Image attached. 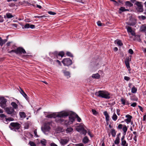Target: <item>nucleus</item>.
Segmentation results:
<instances>
[{
	"mask_svg": "<svg viewBox=\"0 0 146 146\" xmlns=\"http://www.w3.org/2000/svg\"><path fill=\"white\" fill-rule=\"evenodd\" d=\"M69 115V113L68 112L63 111L60 112L58 114H56L55 113H53L52 114L48 115L46 116V117L50 118L52 117L55 118L56 117L61 118L67 116H68Z\"/></svg>",
	"mask_w": 146,
	"mask_h": 146,
	"instance_id": "1",
	"label": "nucleus"
},
{
	"mask_svg": "<svg viewBox=\"0 0 146 146\" xmlns=\"http://www.w3.org/2000/svg\"><path fill=\"white\" fill-rule=\"evenodd\" d=\"M95 95L99 97L107 99H109L110 98V94L105 91H99L95 93Z\"/></svg>",
	"mask_w": 146,
	"mask_h": 146,
	"instance_id": "2",
	"label": "nucleus"
},
{
	"mask_svg": "<svg viewBox=\"0 0 146 146\" xmlns=\"http://www.w3.org/2000/svg\"><path fill=\"white\" fill-rule=\"evenodd\" d=\"M21 127V125L19 123L17 122L11 123L9 126V127L11 130L16 131L19 129Z\"/></svg>",
	"mask_w": 146,
	"mask_h": 146,
	"instance_id": "3",
	"label": "nucleus"
},
{
	"mask_svg": "<svg viewBox=\"0 0 146 146\" xmlns=\"http://www.w3.org/2000/svg\"><path fill=\"white\" fill-rule=\"evenodd\" d=\"M5 110L7 114L11 115L12 116H13L16 114V113L14 109L11 107H7L5 108Z\"/></svg>",
	"mask_w": 146,
	"mask_h": 146,
	"instance_id": "4",
	"label": "nucleus"
},
{
	"mask_svg": "<svg viewBox=\"0 0 146 146\" xmlns=\"http://www.w3.org/2000/svg\"><path fill=\"white\" fill-rule=\"evenodd\" d=\"M56 119V120L58 122L62 124L68 126V125L71 124L69 120H65L59 117Z\"/></svg>",
	"mask_w": 146,
	"mask_h": 146,
	"instance_id": "5",
	"label": "nucleus"
},
{
	"mask_svg": "<svg viewBox=\"0 0 146 146\" xmlns=\"http://www.w3.org/2000/svg\"><path fill=\"white\" fill-rule=\"evenodd\" d=\"M7 100L4 97H0V106L3 108H5L6 106Z\"/></svg>",
	"mask_w": 146,
	"mask_h": 146,
	"instance_id": "6",
	"label": "nucleus"
},
{
	"mask_svg": "<svg viewBox=\"0 0 146 146\" xmlns=\"http://www.w3.org/2000/svg\"><path fill=\"white\" fill-rule=\"evenodd\" d=\"M50 129V124L49 123H45L44 126L41 127V129L42 131L46 133L47 132H48Z\"/></svg>",
	"mask_w": 146,
	"mask_h": 146,
	"instance_id": "7",
	"label": "nucleus"
},
{
	"mask_svg": "<svg viewBox=\"0 0 146 146\" xmlns=\"http://www.w3.org/2000/svg\"><path fill=\"white\" fill-rule=\"evenodd\" d=\"M64 66H69L72 64V60L69 58H65L62 62Z\"/></svg>",
	"mask_w": 146,
	"mask_h": 146,
	"instance_id": "8",
	"label": "nucleus"
},
{
	"mask_svg": "<svg viewBox=\"0 0 146 146\" xmlns=\"http://www.w3.org/2000/svg\"><path fill=\"white\" fill-rule=\"evenodd\" d=\"M135 4L137 6V7L136 8L137 10L139 12H142L143 9L142 3L139 2H136Z\"/></svg>",
	"mask_w": 146,
	"mask_h": 146,
	"instance_id": "9",
	"label": "nucleus"
},
{
	"mask_svg": "<svg viewBox=\"0 0 146 146\" xmlns=\"http://www.w3.org/2000/svg\"><path fill=\"white\" fill-rule=\"evenodd\" d=\"M69 141V137H66V139H62L60 140V143L62 145H64L67 144Z\"/></svg>",
	"mask_w": 146,
	"mask_h": 146,
	"instance_id": "10",
	"label": "nucleus"
},
{
	"mask_svg": "<svg viewBox=\"0 0 146 146\" xmlns=\"http://www.w3.org/2000/svg\"><path fill=\"white\" fill-rule=\"evenodd\" d=\"M26 53L25 49L22 47H19L17 49V54H25Z\"/></svg>",
	"mask_w": 146,
	"mask_h": 146,
	"instance_id": "11",
	"label": "nucleus"
},
{
	"mask_svg": "<svg viewBox=\"0 0 146 146\" xmlns=\"http://www.w3.org/2000/svg\"><path fill=\"white\" fill-rule=\"evenodd\" d=\"M104 114L105 116V119L106 122V124L108 125V121L110 120V116L109 115L108 112L106 111L104 112Z\"/></svg>",
	"mask_w": 146,
	"mask_h": 146,
	"instance_id": "12",
	"label": "nucleus"
},
{
	"mask_svg": "<svg viewBox=\"0 0 146 146\" xmlns=\"http://www.w3.org/2000/svg\"><path fill=\"white\" fill-rule=\"evenodd\" d=\"M136 23V20L135 19H132L130 20L129 25L130 26H133Z\"/></svg>",
	"mask_w": 146,
	"mask_h": 146,
	"instance_id": "13",
	"label": "nucleus"
},
{
	"mask_svg": "<svg viewBox=\"0 0 146 146\" xmlns=\"http://www.w3.org/2000/svg\"><path fill=\"white\" fill-rule=\"evenodd\" d=\"M8 36L7 38L5 39H3L1 37H0V46H2L3 44L7 41Z\"/></svg>",
	"mask_w": 146,
	"mask_h": 146,
	"instance_id": "14",
	"label": "nucleus"
},
{
	"mask_svg": "<svg viewBox=\"0 0 146 146\" xmlns=\"http://www.w3.org/2000/svg\"><path fill=\"white\" fill-rule=\"evenodd\" d=\"M125 117H127V118L125 119L124 121L126 122L128 124L131 122V119L132 118V117L130 115H127L125 116Z\"/></svg>",
	"mask_w": 146,
	"mask_h": 146,
	"instance_id": "15",
	"label": "nucleus"
},
{
	"mask_svg": "<svg viewBox=\"0 0 146 146\" xmlns=\"http://www.w3.org/2000/svg\"><path fill=\"white\" fill-rule=\"evenodd\" d=\"M84 129V128L83 127V125L82 124H80L77 127L76 129L78 132H80Z\"/></svg>",
	"mask_w": 146,
	"mask_h": 146,
	"instance_id": "16",
	"label": "nucleus"
},
{
	"mask_svg": "<svg viewBox=\"0 0 146 146\" xmlns=\"http://www.w3.org/2000/svg\"><path fill=\"white\" fill-rule=\"evenodd\" d=\"M35 25H30V24L27 23L24 26V28L25 29L30 28L31 29H33L35 28Z\"/></svg>",
	"mask_w": 146,
	"mask_h": 146,
	"instance_id": "17",
	"label": "nucleus"
},
{
	"mask_svg": "<svg viewBox=\"0 0 146 146\" xmlns=\"http://www.w3.org/2000/svg\"><path fill=\"white\" fill-rule=\"evenodd\" d=\"M11 105L13 107V108L15 109H17L18 108V106L17 104L15 102H12L11 104Z\"/></svg>",
	"mask_w": 146,
	"mask_h": 146,
	"instance_id": "18",
	"label": "nucleus"
},
{
	"mask_svg": "<svg viewBox=\"0 0 146 146\" xmlns=\"http://www.w3.org/2000/svg\"><path fill=\"white\" fill-rule=\"evenodd\" d=\"M69 121L70 122V123L71 124H72L73 122L75 120L74 117L72 115H70L69 116Z\"/></svg>",
	"mask_w": 146,
	"mask_h": 146,
	"instance_id": "19",
	"label": "nucleus"
},
{
	"mask_svg": "<svg viewBox=\"0 0 146 146\" xmlns=\"http://www.w3.org/2000/svg\"><path fill=\"white\" fill-rule=\"evenodd\" d=\"M119 13H121L122 12L125 11H129V10L128 9H125V7H121L119 9Z\"/></svg>",
	"mask_w": 146,
	"mask_h": 146,
	"instance_id": "20",
	"label": "nucleus"
},
{
	"mask_svg": "<svg viewBox=\"0 0 146 146\" xmlns=\"http://www.w3.org/2000/svg\"><path fill=\"white\" fill-rule=\"evenodd\" d=\"M21 91H20V92L21 94L23 95V96L25 98V99L27 100H28V98H27V95L23 91V90H22L21 88H20Z\"/></svg>",
	"mask_w": 146,
	"mask_h": 146,
	"instance_id": "21",
	"label": "nucleus"
},
{
	"mask_svg": "<svg viewBox=\"0 0 146 146\" xmlns=\"http://www.w3.org/2000/svg\"><path fill=\"white\" fill-rule=\"evenodd\" d=\"M92 77L96 79H98L100 77V75L98 73L94 74L92 75Z\"/></svg>",
	"mask_w": 146,
	"mask_h": 146,
	"instance_id": "22",
	"label": "nucleus"
},
{
	"mask_svg": "<svg viewBox=\"0 0 146 146\" xmlns=\"http://www.w3.org/2000/svg\"><path fill=\"white\" fill-rule=\"evenodd\" d=\"M114 42L115 43H117L118 46H122L123 45L121 41L120 40H116Z\"/></svg>",
	"mask_w": 146,
	"mask_h": 146,
	"instance_id": "23",
	"label": "nucleus"
},
{
	"mask_svg": "<svg viewBox=\"0 0 146 146\" xmlns=\"http://www.w3.org/2000/svg\"><path fill=\"white\" fill-rule=\"evenodd\" d=\"M89 141V139L87 136H85L84 137L82 140V141L84 143L86 144Z\"/></svg>",
	"mask_w": 146,
	"mask_h": 146,
	"instance_id": "24",
	"label": "nucleus"
},
{
	"mask_svg": "<svg viewBox=\"0 0 146 146\" xmlns=\"http://www.w3.org/2000/svg\"><path fill=\"white\" fill-rule=\"evenodd\" d=\"M19 115L20 117L22 118H24L26 117V114L24 112H20Z\"/></svg>",
	"mask_w": 146,
	"mask_h": 146,
	"instance_id": "25",
	"label": "nucleus"
},
{
	"mask_svg": "<svg viewBox=\"0 0 146 146\" xmlns=\"http://www.w3.org/2000/svg\"><path fill=\"white\" fill-rule=\"evenodd\" d=\"M112 118L113 120L115 121H116L117 119V116L115 112L113 113L112 116Z\"/></svg>",
	"mask_w": 146,
	"mask_h": 146,
	"instance_id": "26",
	"label": "nucleus"
},
{
	"mask_svg": "<svg viewBox=\"0 0 146 146\" xmlns=\"http://www.w3.org/2000/svg\"><path fill=\"white\" fill-rule=\"evenodd\" d=\"M126 5L129 7H131L133 6V4L129 1H127L125 3Z\"/></svg>",
	"mask_w": 146,
	"mask_h": 146,
	"instance_id": "27",
	"label": "nucleus"
},
{
	"mask_svg": "<svg viewBox=\"0 0 146 146\" xmlns=\"http://www.w3.org/2000/svg\"><path fill=\"white\" fill-rule=\"evenodd\" d=\"M73 129L70 127H69L67 128L66 130V131L67 133H69L72 132L73 131Z\"/></svg>",
	"mask_w": 146,
	"mask_h": 146,
	"instance_id": "28",
	"label": "nucleus"
},
{
	"mask_svg": "<svg viewBox=\"0 0 146 146\" xmlns=\"http://www.w3.org/2000/svg\"><path fill=\"white\" fill-rule=\"evenodd\" d=\"M123 127L122 129L123 130V133L124 135H125L126 134V132L127 130V128L126 126L125 125H123Z\"/></svg>",
	"mask_w": 146,
	"mask_h": 146,
	"instance_id": "29",
	"label": "nucleus"
},
{
	"mask_svg": "<svg viewBox=\"0 0 146 146\" xmlns=\"http://www.w3.org/2000/svg\"><path fill=\"white\" fill-rule=\"evenodd\" d=\"M137 89L134 86L132 88L131 90V92L132 93H136Z\"/></svg>",
	"mask_w": 146,
	"mask_h": 146,
	"instance_id": "30",
	"label": "nucleus"
},
{
	"mask_svg": "<svg viewBox=\"0 0 146 146\" xmlns=\"http://www.w3.org/2000/svg\"><path fill=\"white\" fill-rule=\"evenodd\" d=\"M140 30L141 31H145L146 30V25H142L140 28Z\"/></svg>",
	"mask_w": 146,
	"mask_h": 146,
	"instance_id": "31",
	"label": "nucleus"
},
{
	"mask_svg": "<svg viewBox=\"0 0 146 146\" xmlns=\"http://www.w3.org/2000/svg\"><path fill=\"white\" fill-rule=\"evenodd\" d=\"M111 133L113 137H115V136L116 132L114 129H111Z\"/></svg>",
	"mask_w": 146,
	"mask_h": 146,
	"instance_id": "32",
	"label": "nucleus"
},
{
	"mask_svg": "<svg viewBox=\"0 0 146 146\" xmlns=\"http://www.w3.org/2000/svg\"><path fill=\"white\" fill-rule=\"evenodd\" d=\"M6 17L8 19L11 18L13 17V16L10 13H7L6 14Z\"/></svg>",
	"mask_w": 146,
	"mask_h": 146,
	"instance_id": "33",
	"label": "nucleus"
},
{
	"mask_svg": "<svg viewBox=\"0 0 146 146\" xmlns=\"http://www.w3.org/2000/svg\"><path fill=\"white\" fill-rule=\"evenodd\" d=\"M120 138L118 137H117L114 141V143L116 144H118L119 143Z\"/></svg>",
	"mask_w": 146,
	"mask_h": 146,
	"instance_id": "34",
	"label": "nucleus"
},
{
	"mask_svg": "<svg viewBox=\"0 0 146 146\" xmlns=\"http://www.w3.org/2000/svg\"><path fill=\"white\" fill-rule=\"evenodd\" d=\"M138 17L141 20H144L146 19V17L145 16L143 15L138 16Z\"/></svg>",
	"mask_w": 146,
	"mask_h": 146,
	"instance_id": "35",
	"label": "nucleus"
},
{
	"mask_svg": "<svg viewBox=\"0 0 146 146\" xmlns=\"http://www.w3.org/2000/svg\"><path fill=\"white\" fill-rule=\"evenodd\" d=\"M40 143L43 145L45 146L46 143V141L44 139H43L40 141Z\"/></svg>",
	"mask_w": 146,
	"mask_h": 146,
	"instance_id": "36",
	"label": "nucleus"
},
{
	"mask_svg": "<svg viewBox=\"0 0 146 146\" xmlns=\"http://www.w3.org/2000/svg\"><path fill=\"white\" fill-rule=\"evenodd\" d=\"M121 145L123 146H127L128 144L127 143L125 140L121 141Z\"/></svg>",
	"mask_w": 146,
	"mask_h": 146,
	"instance_id": "37",
	"label": "nucleus"
},
{
	"mask_svg": "<svg viewBox=\"0 0 146 146\" xmlns=\"http://www.w3.org/2000/svg\"><path fill=\"white\" fill-rule=\"evenodd\" d=\"M22 3L21 4L25 6L27 5L29 6L30 5V4L28 1H24L23 2H22Z\"/></svg>",
	"mask_w": 146,
	"mask_h": 146,
	"instance_id": "38",
	"label": "nucleus"
},
{
	"mask_svg": "<svg viewBox=\"0 0 146 146\" xmlns=\"http://www.w3.org/2000/svg\"><path fill=\"white\" fill-rule=\"evenodd\" d=\"M63 73L64 75L66 76H69L70 75V73L69 72L66 71H63Z\"/></svg>",
	"mask_w": 146,
	"mask_h": 146,
	"instance_id": "39",
	"label": "nucleus"
},
{
	"mask_svg": "<svg viewBox=\"0 0 146 146\" xmlns=\"http://www.w3.org/2000/svg\"><path fill=\"white\" fill-rule=\"evenodd\" d=\"M81 134L86 135L87 133V131L86 130L84 129L82 130L81 132H80Z\"/></svg>",
	"mask_w": 146,
	"mask_h": 146,
	"instance_id": "40",
	"label": "nucleus"
},
{
	"mask_svg": "<svg viewBox=\"0 0 146 146\" xmlns=\"http://www.w3.org/2000/svg\"><path fill=\"white\" fill-rule=\"evenodd\" d=\"M64 55V53L63 51L60 52L58 54V56H61V57H62Z\"/></svg>",
	"mask_w": 146,
	"mask_h": 146,
	"instance_id": "41",
	"label": "nucleus"
},
{
	"mask_svg": "<svg viewBox=\"0 0 146 146\" xmlns=\"http://www.w3.org/2000/svg\"><path fill=\"white\" fill-rule=\"evenodd\" d=\"M125 64L127 68H130V67L129 66V62L127 61H125Z\"/></svg>",
	"mask_w": 146,
	"mask_h": 146,
	"instance_id": "42",
	"label": "nucleus"
},
{
	"mask_svg": "<svg viewBox=\"0 0 146 146\" xmlns=\"http://www.w3.org/2000/svg\"><path fill=\"white\" fill-rule=\"evenodd\" d=\"M131 57H132L130 55L128 57L126 58L125 61H128V62L131 61Z\"/></svg>",
	"mask_w": 146,
	"mask_h": 146,
	"instance_id": "43",
	"label": "nucleus"
},
{
	"mask_svg": "<svg viewBox=\"0 0 146 146\" xmlns=\"http://www.w3.org/2000/svg\"><path fill=\"white\" fill-rule=\"evenodd\" d=\"M47 16H45L44 15H43L42 16H35L34 17L35 18H41L43 17H46Z\"/></svg>",
	"mask_w": 146,
	"mask_h": 146,
	"instance_id": "44",
	"label": "nucleus"
},
{
	"mask_svg": "<svg viewBox=\"0 0 146 146\" xmlns=\"http://www.w3.org/2000/svg\"><path fill=\"white\" fill-rule=\"evenodd\" d=\"M66 54L68 56H70L71 57H73V55L70 52H67L66 53Z\"/></svg>",
	"mask_w": 146,
	"mask_h": 146,
	"instance_id": "45",
	"label": "nucleus"
},
{
	"mask_svg": "<svg viewBox=\"0 0 146 146\" xmlns=\"http://www.w3.org/2000/svg\"><path fill=\"white\" fill-rule=\"evenodd\" d=\"M29 144L31 146H36V144L33 141H30Z\"/></svg>",
	"mask_w": 146,
	"mask_h": 146,
	"instance_id": "46",
	"label": "nucleus"
},
{
	"mask_svg": "<svg viewBox=\"0 0 146 146\" xmlns=\"http://www.w3.org/2000/svg\"><path fill=\"white\" fill-rule=\"evenodd\" d=\"M121 104L124 105H125L126 104V101L123 98L121 99Z\"/></svg>",
	"mask_w": 146,
	"mask_h": 146,
	"instance_id": "47",
	"label": "nucleus"
},
{
	"mask_svg": "<svg viewBox=\"0 0 146 146\" xmlns=\"http://www.w3.org/2000/svg\"><path fill=\"white\" fill-rule=\"evenodd\" d=\"M53 54L54 55V56H56V58H58V52H56V51L55 52L53 53Z\"/></svg>",
	"mask_w": 146,
	"mask_h": 146,
	"instance_id": "48",
	"label": "nucleus"
},
{
	"mask_svg": "<svg viewBox=\"0 0 146 146\" xmlns=\"http://www.w3.org/2000/svg\"><path fill=\"white\" fill-rule=\"evenodd\" d=\"M127 30L128 32L131 33L132 31L131 28L130 27H128L127 29Z\"/></svg>",
	"mask_w": 146,
	"mask_h": 146,
	"instance_id": "49",
	"label": "nucleus"
},
{
	"mask_svg": "<svg viewBox=\"0 0 146 146\" xmlns=\"http://www.w3.org/2000/svg\"><path fill=\"white\" fill-rule=\"evenodd\" d=\"M92 111L93 113V114L94 115H96L98 114V113L97 111L94 109H92Z\"/></svg>",
	"mask_w": 146,
	"mask_h": 146,
	"instance_id": "50",
	"label": "nucleus"
},
{
	"mask_svg": "<svg viewBox=\"0 0 146 146\" xmlns=\"http://www.w3.org/2000/svg\"><path fill=\"white\" fill-rule=\"evenodd\" d=\"M76 118L77 119V120L79 122H80L81 120V118L77 114L76 115Z\"/></svg>",
	"mask_w": 146,
	"mask_h": 146,
	"instance_id": "51",
	"label": "nucleus"
},
{
	"mask_svg": "<svg viewBox=\"0 0 146 146\" xmlns=\"http://www.w3.org/2000/svg\"><path fill=\"white\" fill-rule=\"evenodd\" d=\"M97 24L99 26H102V25H104V24H102L100 21H98L97 22Z\"/></svg>",
	"mask_w": 146,
	"mask_h": 146,
	"instance_id": "52",
	"label": "nucleus"
},
{
	"mask_svg": "<svg viewBox=\"0 0 146 146\" xmlns=\"http://www.w3.org/2000/svg\"><path fill=\"white\" fill-rule=\"evenodd\" d=\"M48 13L50 15H54L56 14V13H55L52 12V11H50L48 12Z\"/></svg>",
	"mask_w": 146,
	"mask_h": 146,
	"instance_id": "53",
	"label": "nucleus"
},
{
	"mask_svg": "<svg viewBox=\"0 0 146 146\" xmlns=\"http://www.w3.org/2000/svg\"><path fill=\"white\" fill-rule=\"evenodd\" d=\"M128 52L131 54H133V52L131 49H130L128 50Z\"/></svg>",
	"mask_w": 146,
	"mask_h": 146,
	"instance_id": "54",
	"label": "nucleus"
},
{
	"mask_svg": "<svg viewBox=\"0 0 146 146\" xmlns=\"http://www.w3.org/2000/svg\"><path fill=\"white\" fill-rule=\"evenodd\" d=\"M124 79L127 81H129L130 80V78L128 76H125L124 77Z\"/></svg>",
	"mask_w": 146,
	"mask_h": 146,
	"instance_id": "55",
	"label": "nucleus"
},
{
	"mask_svg": "<svg viewBox=\"0 0 146 146\" xmlns=\"http://www.w3.org/2000/svg\"><path fill=\"white\" fill-rule=\"evenodd\" d=\"M15 52L17 54V49L16 50H12L9 52V53H11V52Z\"/></svg>",
	"mask_w": 146,
	"mask_h": 146,
	"instance_id": "56",
	"label": "nucleus"
},
{
	"mask_svg": "<svg viewBox=\"0 0 146 146\" xmlns=\"http://www.w3.org/2000/svg\"><path fill=\"white\" fill-rule=\"evenodd\" d=\"M137 103L136 102L133 103L132 104L131 106L133 107H135L137 105Z\"/></svg>",
	"mask_w": 146,
	"mask_h": 146,
	"instance_id": "57",
	"label": "nucleus"
},
{
	"mask_svg": "<svg viewBox=\"0 0 146 146\" xmlns=\"http://www.w3.org/2000/svg\"><path fill=\"white\" fill-rule=\"evenodd\" d=\"M6 117V115H5L4 114H0V117L2 118H4Z\"/></svg>",
	"mask_w": 146,
	"mask_h": 146,
	"instance_id": "58",
	"label": "nucleus"
},
{
	"mask_svg": "<svg viewBox=\"0 0 146 146\" xmlns=\"http://www.w3.org/2000/svg\"><path fill=\"white\" fill-rule=\"evenodd\" d=\"M122 125L121 124H119L117 128L118 129H121L122 128Z\"/></svg>",
	"mask_w": 146,
	"mask_h": 146,
	"instance_id": "59",
	"label": "nucleus"
},
{
	"mask_svg": "<svg viewBox=\"0 0 146 146\" xmlns=\"http://www.w3.org/2000/svg\"><path fill=\"white\" fill-rule=\"evenodd\" d=\"M29 127V126L28 124H26L25 126V128L26 129H28Z\"/></svg>",
	"mask_w": 146,
	"mask_h": 146,
	"instance_id": "60",
	"label": "nucleus"
},
{
	"mask_svg": "<svg viewBox=\"0 0 146 146\" xmlns=\"http://www.w3.org/2000/svg\"><path fill=\"white\" fill-rule=\"evenodd\" d=\"M50 146H58L56 144L54 143H52L50 144Z\"/></svg>",
	"mask_w": 146,
	"mask_h": 146,
	"instance_id": "61",
	"label": "nucleus"
},
{
	"mask_svg": "<svg viewBox=\"0 0 146 146\" xmlns=\"http://www.w3.org/2000/svg\"><path fill=\"white\" fill-rule=\"evenodd\" d=\"M76 146H84V145L82 143H80L79 144H76Z\"/></svg>",
	"mask_w": 146,
	"mask_h": 146,
	"instance_id": "62",
	"label": "nucleus"
},
{
	"mask_svg": "<svg viewBox=\"0 0 146 146\" xmlns=\"http://www.w3.org/2000/svg\"><path fill=\"white\" fill-rule=\"evenodd\" d=\"M119 111H120V110L119 109H117V115H120V113H119Z\"/></svg>",
	"mask_w": 146,
	"mask_h": 146,
	"instance_id": "63",
	"label": "nucleus"
},
{
	"mask_svg": "<svg viewBox=\"0 0 146 146\" xmlns=\"http://www.w3.org/2000/svg\"><path fill=\"white\" fill-rule=\"evenodd\" d=\"M138 107L139 108V109H140V110L142 111V112H143V108L141 107V106H138Z\"/></svg>",
	"mask_w": 146,
	"mask_h": 146,
	"instance_id": "64",
	"label": "nucleus"
}]
</instances>
